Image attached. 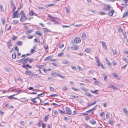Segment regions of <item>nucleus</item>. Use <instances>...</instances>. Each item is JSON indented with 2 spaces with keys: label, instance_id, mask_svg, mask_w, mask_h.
Listing matches in <instances>:
<instances>
[{
  "label": "nucleus",
  "instance_id": "de8ad7c7",
  "mask_svg": "<svg viewBox=\"0 0 128 128\" xmlns=\"http://www.w3.org/2000/svg\"><path fill=\"white\" fill-rule=\"evenodd\" d=\"M23 42L21 41L18 42V44L19 46L22 45Z\"/></svg>",
  "mask_w": 128,
  "mask_h": 128
},
{
  "label": "nucleus",
  "instance_id": "a18cd8bd",
  "mask_svg": "<svg viewBox=\"0 0 128 128\" xmlns=\"http://www.w3.org/2000/svg\"><path fill=\"white\" fill-rule=\"evenodd\" d=\"M118 32L119 33H121L123 31V30L121 28H119L118 29Z\"/></svg>",
  "mask_w": 128,
  "mask_h": 128
},
{
  "label": "nucleus",
  "instance_id": "39448f33",
  "mask_svg": "<svg viewBox=\"0 0 128 128\" xmlns=\"http://www.w3.org/2000/svg\"><path fill=\"white\" fill-rule=\"evenodd\" d=\"M27 19L26 17V16L25 14L22 15L20 18V20L21 22H23L25 20Z\"/></svg>",
  "mask_w": 128,
  "mask_h": 128
},
{
  "label": "nucleus",
  "instance_id": "bb28decb",
  "mask_svg": "<svg viewBox=\"0 0 128 128\" xmlns=\"http://www.w3.org/2000/svg\"><path fill=\"white\" fill-rule=\"evenodd\" d=\"M54 4H48L47 5H46V6H45L46 7H48L52 6H54Z\"/></svg>",
  "mask_w": 128,
  "mask_h": 128
},
{
  "label": "nucleus",
  "instance_id": "338daca9",
  "mask_svg": "<svg viewBox=\"0 0 128 128\" xmlns=\"http://www.w3.org/2000/svg\"><path fill=\"white\" fill-rule=\"evenodd\" d=\"M112 63L113 65L114 66L116 65L117 64L116 62L115 61H113Z\"/></svg>",
  "mask_w": 128,
  "mask_h": 128
},
{
  "label": "nucleus",
  "instance_id": "b1692460",
  "mask_svg": "<svg viewBox=\"0 0 128 128\" xmlns=\"http://www.w3.org/2000/svg\"><path fill=\"white\" fill-rule=\"evenodd\" d=\"M90 122L92 124H96V121L93 120H91L90 121Z\"/></svg>",
  "mask_w": 128,
  "mask_h": 128
},
{
  "label": "nucleus",
  "instance_id": "423d86ee",
  "mask_svg": "<svg viewBox=\"0 0 128 128\" xmlns=\"http://www.w3.org/2000/svg\"><path fill=\"white\" fill-rule=\"evenodd\" d=\"M79 48V46L75 44L72 45L71 47V49L73 50H78Z\"/></svg>",
  "mask_w": 128,
  "mask_h": 128
},
{
  "label": "nucleus",
  "instance_id": "c9c22d12",
  "mask_svg": "<svg viewBox=\"0 0 128 128\" xmlns=\"http://www.w3.org/2000/svg\"><path fill=\"white\" fill-rule=\"evenodd\" d=\"M36 99V98H33L31 99V101H32V102L34 103H36L37 102V101L36 100H35Z\"/></svg>",
  "mask_w": 128,
  "mask_h": 128
},
{
  "label": "nucleus",
  "instance_id": "49530a36",
  "mask_svg": "<svg viewBox=\"0 0 128 128\" xmlns=\"http://www.w3.org/2000/svg\"><path fill=\"white\" fill-rule=\"evenodd\" d=\"M112 88L114 90H118V88H116L115 86L114 85L112 86Z\"/></svg>",
  "mask_w": 128,
  "mask_h": 128
},
{
  "label": "nucleus",
  "instance_id": "ea45409f",
  "mask_svg": "<svg viewBox=\"0 0 128 128\" xmlns=\"http://www.w3.org/2000/svg\"><path fill=\"white\" fill-rule=\"evenodd\" d=\"M69 63V62L67 60L64 61L63 62V64H68Z\"/></svg>",
  "mask_w": 128,
  "mask_h": 128
},
{
  "label": "nucleus",
  "instance_id": "a878e982",
  "mask_svg": "<svg viewBox=\"0 0 128 128\" xmlns=\"http://www.w3.org/2000/svg\"><path fill=\"white\" fill-rule=\"evenodd\" d=\"M0 10L2 12H4V8L2 6L1 4L0 5Z\"/></svg>",
  "mask_w": 128,
  "mask_h": 128
},
{
  "label": "nucleus",
  "instance_id": "13d9d810",
  "mask_svg": "<svg viewBox=\"0 0 128 128\" xmlns=\"http://www.w3.org/2000/svg\"><path fill=\"white\" fill-rule=\"evenodd\" d=\"M64 44H61V46H59V48H62L63 47H64Z\"/></svg>",
  "mask_w": 128,
  "mask_h": 128
},
{
  "label": "nucleus",
  "instance_id": "4468645a",
  "mask_svg": "<svg viewBox=\"0 0 128 128\" xmlns=\"http://www.w3.org/2000/svg\"><path fill=\"white\" fill-rule=\"evenodd\" d=\"M29 13L30 15L31 16L34 15L35 16H36L37 15V14H36L32 10H31L30 11Z\"/></svg>",
  "mask_w": 128,
  "mask_h": 128
},
{
  "label": "nucleus",
  "instance_id": "2f4dec72",
  "mask_svg": "<svg viewBox=\"0 0 128 128\" xmlns=\"http://www.w3.org/2000/svg\"><path fill=\"white\" fill-rule=\"evenodd\" d=\"M12 58L13 59H15L16 58V54L15 53H14L12 55Z\"/></svg>",
  "mask_w": 128,
  "mask_h": 128
},
{
  "label": "nucleus",
  "instance_id": "cd10ccee",
  "mask_svg": "<svg viewBox=\"0 0 128 128\" xmlns=\"http://www.w3.org/2000/svg\"><path fill=\"white\" fill-rule=\"evenodd\" d=\"M128 15V12L126 11L124 13V14L123 16V18L125 17L126 16Z\"/></svg>",
  "mask_w": 128,
  "mask_h": 128
},
{
  "label": "nucleus",
  "instance_id": "c756f323",
  "mask_svg": "<svg viewBox=\"0 0 128 128\" xmlns=\"http://www.w3.org/2000/svg\"><path fill=\"white\" fill-rule=\"evenodd\" d=\"M45 65H40L38 66V67L39 69H43V68H43V67Z\"/></svg>",
  "mask_w": 128,
  "mask_h": 128
},
{
  "label": "nucleus",
  "instance_id": "f8f14e48",
  "mask_svg": "<svg viewBox=\"0 0 128 128\" xmlns=\"http://www.w3.org/2000/svg\"><path fill=\"white\" fill-rule=\"evenodd\" d=\"M1 20L2 22V24L3 25H4L5 24L6 22V20L5 19V17H3L1 18Z\"/></svg>",
  "mask_w": 128,
  "mask_h": 128
},
{
  "label": "nucleus",
  "instance_id": "052dcab7",
  "mask_svg": "<svg viewBox=\"0 0 128 128\" xmlns=\"http://www.w3.org/2000/svg\"><path fill=\"white\" fill-rule=\"evenodd\" d=\"M123 60L127 64H128V60L125 58H124L123 59Z\"/></svg>",
  "mask_w": 128,
  "mask_h": 128
},
{
  "label": "nucleus",
  "instance_id": "7c9ffc66",
  "mask_svg": "<svg viewBox=\"0 0 128 128\" xmlns=\"http://www.w3.org/2000/svg\"><path fill=\"white\" fill-rule=\"evenodd\" d=\"M35 34L38 35L40 36H42V34L40 32L38 31L36 32L35 33Z\"/></svg>",
  "mask_w": 128,
  "mask_h": 128
},
{
  "label": "nucleus",
  "instance_id": "4d7b16f0",
  "mask_svg": "<svg viewBox=\"0 0 128 128\" xmlns=\"http://www.w3.org/2000/svg\"><path fill=\"white\" fill-rule=\"evenodd\" d=\"M100 66H101V68H102L104 69H105V68H104V65L102 64L101 63H100Z\"/></svg>",
  "mask_w": 128,
  "mask_h": 128
},
{
  "label": "nucleus",
  "instance_id": "bf43d9fd",
  "mask_svg": "<svg viewBox=\"0 0 128 128\" xmlns=\"http://www.w3.org/2000/svg\"><path fill=\"white\" fill-rule=\"evenodd\" d=\"M78 68L79 70L80 71H82L83 70L82 68L80 66H79L78 67Z\"/></svg>",
  "mask_w": 128,
  "mask_h": 128
},
{
  "label": "nucleus",
  "instance_id": "f704fd0d",
  "mask_svg": "<svg viewBox=\"0 0 128 128\" xmlns=\"http://www.w3.org/2000/svg\"><path fill=\"white\" fill-rule=\"evenodd\" d=\"M82 38L85 39L86 38V35L85 33H83L82 34Z\"/></svg>",
  "mask_w": 128,
  "mask_h": 128
},
{
  "label": "nucleus",
  "instance_id": "0e129e2a",
  "mask_svg": "<svg viewBox=\"0 0 128 128\" xmlns=\"http://www.w3.org/2000/svg\"><path fill=\"white\" fill-rule=\"evenodd\" d=\"M72 68L74 70H75L76 69V68L74 66H72Z\"/></svg>",
  "mask_w": 128,
  "mask_h": 128
},
{
  "label": "nucleus",
  "instance_id": "9b49d317",
  "mask_svg": "<svg viewBox=\"0 0 128 128\" xmlns=\"http://www.w3.org/2000/svg\"><path fill=\"white\" fill-rule=\"evenodd\" d=\"M58 73L57 72H54L52 73L51 75L53 77L56 78L57 76H58Z\"/></svg>",
  "mask_w": 128,
  "mask_h": 128
},
{
  "label": "nucleus",
  "instance_id": "412c9836",
  "mask_svg": "<svg viewBox=\"0 0 128 128\" xmlns=\"http://www.w3.org/2000/svg\"><path fill=\"white\" fill-rule=\"evenodd\" d=\"M51 20L53 22H54L55 24H59L58 22L57 21L55 20L54 18H52V19Z\"/></svg>",
  "mask_w": 128,
  "mask_h": 128
},
{
  "label": "nucleus",
  "instance_id": "473e14b6",
  "mask_svg": "<svg viewBox=\"0 0 128 128\" xmlns=\"http://www.w3.org/2000/svg\"><path fill=\"white\" fill-rule=\"evenodd\" d=\"M85 51L89 53L90 52V49L89 48H87L86 49Z\"/></svg>",
  "mask_w": 128,
  "mask_h": 128
},
{
  "label": "nucleus",
  "instance_id": "58836bf2",
  "mask_svg": "<svg viewBox=\"0 0 128 128\" xmlns=\"http://www.w3.org/2000/svg\"><path fill=\"white\" fill-rule=\"evenodd\" d=\"M51 56H48L46 58L44 59V60L45 61H47L48 60H49L51 58Z\"/></svg>",
  "mask_w": 128,
  "mask_h": 128
},
{
  "label": "nucleus",
  "instance_id": "680f3d73",
  "mask_svg": "<svg viewBox=\"0 0 128 128\" xmlns=\"http://www.w3.org/2000/svg\"><path fill=\"white\" fill-rule=\"evenodd\" d=\"M125 6V5L124 4H122L121 5L120 7L122 8H124Z\"/></svg>",
  "mask_w": 128,
  "mask_h": 128
},
{
  "label": "nucleus",
  "instance_id": "79ce46f5",
  "mask_svg": "<svg viewBox=\"0 0 128 128\" xmlns=\"http://www.w3.org/2000/svg\"><path fill=\"white\" fill-rule=\"evenodd\" d=\"M72 88L74 91H79V90L78 89L76 88H74L72 87Z\"/></svg>",
  "mask_w": 128,
  "mask_h": 128
},
{
  "label": "nucleus",
  "instance_id": "774afa93",
  "mask_svg": "<svg viewBox=\"0 0 128 128\" xmlns=\"http://www.w3.org/2000/svg\"><path fill=\"white\" fill-rule=\"evenodd\" d=\"M104 114V112H102L100 114V116L101 117H102L103 115Z\"/></svg>",
  "mask_w": 128,
  "mask_h": 128
},
{
  "label": "nucleus",
  "instance_id": "69168bd1",
  "mask_svg": "<svg viewBox=\"0 0 128 128\" xmlns=\"http://www.w3.org/2000/svg\"><path fill=\"white\" fill-rule=\"evenodd\" d=\"M127 6H128V0H124Z\"/></svg>",
  "mask_w": 128,
  "mask_h": 128
},
{
  "label": "nucleus",
  "instance_id": "a211bd4d",
  "mask_svg": "<svg viewBox=\"0 0 128 128\" xmlns=\"http://www.w3.org/2000/svg\"><path fill=\"white\" fill-rule=\"evenodd\" d=\"M49 116V115L48 114L45 116V117L44 118V119L45 122H46L48 120Z\"/></svg>",
  "mask_w": 128,
  "mask_h": 128
},
{
  "label": "nucleus",
  "instance_id": "9d476101",
  "mask_svg": "<svg viewBox=\"0 0 128 128\" xmlns=\"http://www.w3.org/2000/svg\"><path fill=\"white\" fill-rule=\"evenodd\" d=\"M96 106H94V108H92L91 110H88L86 112H87L88 113H90L91 112H93V111L95 109V108H96Z\"/></svg>",
  "mask_w": 128,
  "mask_h": 128
},
{
  "label": "nucleus",
  "instance_id": "5701e85b",
  "mask_svg": "<svg viewBox=\"0 0 128 128\" xmlns=\"http://www.w3.org/2000/svg\"><path fill=\"white\" fill-rule=\"evenodd\" d=\"M5 70L7 72H10L11 71L10 69L9 68H4Z\"/></svg>",
  "mask_w": 128,
  "mask_h": 128
},
{
  "label": "nucleus",
  "instance_id": "6e6552de",
  "mask_svg": "<svg viewBox=\"0 0 128 128\" xmlns=\"http://www.w3.org/2000/svg\"><path fill=\"white\" fill-rule=\"evenodd\" d=\"M110 6H106L103 8V10L104 11H108V10H110Z\"/></svg>",
  "mask_w": 128,
  "mask_h": 128
},
{
  "label": "nucleus",
  "instance_id": "c85d7f7f",
  "mask_svg": "<svg viewBox=\"0 0 128 128\" xmlns=\"http://www.w3.org/2000/svg\"><path fill=\"white\" fill-rule=\"evenodd\" d=\"M50 30H49L47 28H45L44 30V32L46 33H47L48 32H50Z\"/></svg>",
  "mask_w": 128,
  "mask_h": 128
},
{
  "label": "nucleus",
  "instance_id": "20e7f679",
  "mask_svg": "<svg viewBox=\"0 0 128 128\" xmlns=\"http://www.w3.org/2000/svg\"><path fill=\"white\" fill-rule=\"evenodd\" d=\"M100 43L102 44L103 48L105 50H107V47L106 45L105 42H101Z\"/></svg>",
  "mask_w": 128,
  "mask_h": 128
},
{
  "label": "nucleus",
  "instance_id": "6ab92c4d",
  "mask_svg": "<svg viewBox=\"0 0 128 128\" xmlns=\"http://www.w3.org/2000/svg\"><path fill=\"white\" fill-rule=\"evenodd\" d=\"M102 76L104 78V80L106 82L107 81V78L108 76L105 74H102Z\"/></svg>",
  "mask_w": 128,
  "mask_h": 128
},
{
  "label": "nucleus",
  "instance_id": "c03bdc74",
  "mask_svg": "<svg viewBox=\"0 0 128 128\" xmlns=\"http://www.w3.org/2000/svg\"><path fill=\"white\" fill-rule=\"evenodd\" d=\"M16 50V46H15L14 48H12L10 50V52H12V51H14V50Z\"/></svg>",
  "mask_w": 128,
  "mask_h": 128
},
{
  "label": "nucleus",
  "instance_id": "2eb2a0df",
  "mask_svg": "<svg viewBox=\"0 0 128 128\" xmlns=\"http://www.w3.org/2000/svg\"><path fill=\"white\" fill-rule=\"evenodd\" d=\"M96 60V62L97 64V65L98 66H100V62L98 60V58L97 57H95Z\"/></svg>",
  "mask_w": 128,
  "mask_h": 128
},
{
  "label": "nucleus",
  "instance_id": "3c124183",
  "mask_svg": "<svg viewBox=\"0 0 128 128\" xmlns=\"http://www.w3.org/2000/svg\"><path fill=\"white\" fill-rule=\"evenodd\" d=\"M44 95V94L43 93L39 94L38 95V96H41L42 97H43Z\"/></svg>",
  "mask_w": 128,
  "mask_h": 128
},
{
  "label": "nucleus",
  "instance_id": "7ed1b4c3",
  "mask_svg": "<svg viewBox=\"0 0 128 128\" xmlns=\"http://www.w3.org/2000/svg\"><path fill=\"white\" fill-rule=\"evenodd\" d=\"M66 110L67 114L69 115H71L72 114L70 108L68 107L66 108Z\"/></svg>",
  "mask_w": 128,
  "mask_h": 128
},
{
  "label": "nucleus",
  "instance_id": "e2e57ef3",
  "mask_svg": "<svg viewBox=\"0 0 128 128\" xmlns=\"http://www.w3.org/2000/svg\"><path fill=\"white\" fill-rule=\"evenodd\" d=\"M117 79L120 80V78L117 75H115L114 76Z\"/></svg>",
  "mask_w": 128,
  "mask_h": 128
},
{
  "label": "nucleus",
  "instance_id": "1a4fd4ad",
  "mask_svg": "<svg viewBox=\"0 0 128 128\" xmlns=\"http://www.w3.org/2000/svg\"><path fill=\"white\" fill-rule=\"evenodd\" d=\"M30 58H27L26 59L24 60V58H23L22 59L20 60H18L20 61V62H23V60L24 62H28Z\"/></svg>",
  "mask_w": 128,
  "mask_h": 128
},
{
  "label": "nucleus",
  "instance_id": "603ef678",
  "mask_svg": "<svg viewBox=\"0 0 128 128\" xmlns=\"http://www.w3.org/2000/svg\"><path fill=\"white\" fill-rule=\"evenodd\" d=\"M68 90L66 87L65 86L63 87L62 88V90Z\"/></svg>",
  "mask_w": 128,
  "mask_h": 128
},
{
  "label": "nucleus",
  "instance_id": "864d4df0",
  "mask_svg": "<svg viewBox=\"0 0 128 128\" xmlns=\"http://www.w3.org/2000/svg\"><path fill=\"white\" fill-rule=\"evenodd\" d=\"M66 13L67 14L69 13L70 12V10L68 8H66Z\"/></svg>",
  "mask_w": 128,
  "mask_h": 128
},
{
  "label": "nucleus",
  "instance_id": "ddd939ff",
  "mask_svg": "<svg viewBox=\"0 0 128 128\" xmlns=\"http://www.w3.org/2000/svg\"><path fill=\"white\" fill-rule=\"evenodd\" d=\"M114 12V10H112L109 12L108 14L110 16H111L113 15Z\"/></svg>",
  "mask_w": 128,
  "mask_h": 128
},
{
  "label": "nucleus",
  "instance_id": "aec40b11",
  "mask_svg": "<svg viewBox=\"0 0 128 128\" xmlns=\"http://www.w3.org/2000/svg\"><path fill=\"white\" fill-rule=\"evenodd\" d=\"M14 94H13L12 95L8 96L7 97L9 98L10 99H16V97H13V96H14Z\"/></svg>",
  "mask_w": 128,
  "mask_h": 128
},
{
  "label": "nucleus",
  "instance_id": "a19ab883",
  "mask_svg": "<svg viewBox=\"0 0 128 128\" xmlns=\"http://www.w3.org/2000/svg\"><path fill=\"white\" fill-rule=\"evenodd\" d=\"M63 55H64L63 53L62 52V53H59L58 54V56L60 57V56H63Z\"/></svg>",
  "mask_w": 128,
  "mask_h": 128
},
{
  "label": "nucleus",
  "instance_id": "f3484780",
  "mask_svg": "<svg viewBox=\"0 0 128 128\" xmlns=\"http://www.w3.org/2000/svg\"><path fill=\"white\" fill-rule=\"evenodd\" d=\"M7 46L8 48H10L12 46V44L11 43V40H10L9 41L7 42Z\"/></svg>",
  "mask_w": 128,
  "mask_h": 128
},
{
  "label": "nucleus",
  "instance_id": "72a5a7b5",
  "mask_svg": "<svg viewBox=\"0 0 128 128\" xmlns=\"http://www.w3.org/2000/svg\"><path fill=\"white\" fill-rule=\"evenodd\" d=\"M12 38L13 41H15L16 39V36H15L13 35L12 37Z\"/></svg>",
  "mask_w": 128,
  "mask_h": 128
},
{
  "label": "nucleus",
  "instance_id": "f03ea898",
  "mask_svg": "<svg viewBox=\"0 0 128 128\" xmlns=\"http://www.w3.org/2000/svg\"><path fill=\"white\" fill-rule=\"evenodd\" d=\"M25 74L28 75H31L33 76L34 74V73L31 71H26L25 72Z\"/></svg>",
  "mask_w": 128,
  "mask_h": 128
},
{
  "label": "nucleus",
  "instance_id": "393cba45",
  "mask_svg": "<svg viewBox=\"0 0 128 128\" xmlns=\"http://www.w3.org/2000/svg\"><path fill=\"white\" fill-rule=\"evenodd\" d=\"M123 111L128 116V111L127 110L126 108H125L124 109Z\"/></svg>",
  "mask_w": 128,
  "mask_h": 128
},
{
  "label": "nucleus",
  "instance_id": "dca6fc26",
  "mask_svg": "<svg viewBox=\"0 0 128 128\" xmlns=\"http://www.w3.org/2000/svg\"><path fill=\"white\" fill-rule=\"evenodd\" d=\"M106 62L108 66H110L111 63L109 62L108 59L107 58H105Z\"/></svg>",
  "mask_w": 128,
  "mask_h": 128
},
{
  "label": "nucleus",
  "instance_id": "8fccbe9b",
  "mask_svg": "<svg viewBox=\"0 0 128 128\" xmlns=\"http://www.w3.org/2000/svg\"><path fill=\"white\" fill-rule=\"evenodd\" d=\"M43 70L44 72L45 73H46L48 71V70L44 68H43Z\"/></svg>",
  "mask_w": 128,
  "mask_h": 128
},
{
  "label": "nucleus",
  "instance_id": "09e8293b",
  "mask_svg": "<svg viewBox=\"0 0 128 128\" xmlns=\"http://www.w3.org/2000/svg\"><path fill=\"white\" fill-rule=\"evenodd\" d=\"M98 90H95L94 91H91V92L92 93H93L98 94Z\"/></svg>",
  "mask_w": 128,
  "mask_h": 128
},
{
  "label": "nucleus",
  "instance_id": "e433bc0d",
  "mask_svg": "<svg viewBox=\"0 0 128 128\" xmlns=\"http://www.w3.org/2000/svg\"><path fill=\"white\" fill-rule=\"evenodd\" d=\"M58 76L62 78H64L65 77L62 74H58Z\"/></svg>",
  "mask_w": 128,
  "mask_h": 128
},
{
  "label": "nucleus",
  "instance_id": "5fc2aeb1",
  "mask_svg": "<svg viewBox=\"0 0 128 128\" xmlns=\"http://www.w3.org/2000/svg\"><path fill=\"white\" fill-rule=\"evenodd\" d=\"M86 96L89 97H90L91 96V94L90 93L88 92L86 93Z\"/></svg>",
  "mask_w": 128,
  "mask_h": 128
},
{
  "label": "nucleus",
  "instance_id": "0eeeda50",
  "mask_svg": "<svg viewBox=\"0 0 128 128\" xmlns=\"http://www.w3.org/2000/svg\"><path fill=\"white\" fill-rule=\"evenodd\" d=\"M74 42L76 43H78L80 42L81 40L80 38L76 37L74 39Z\"/></svg>",
  "mask_w": 128,
  "mask_h": 128
},
{
  "label": "nucleus",
  "instance_id": "37998d69",
  "mask_svg": "<svg viewBox=\"0 0 128 128\" xmlns=\"http://www.w3.org/2000/svg\"><path fill=\"white\" fill-rule=\"evenodd\" d=\"M114 123V121L111 120H110L109 122V123L112 125Z\"/></svg>",
  "mask_w": 128,
  "mask_h": 128
},
{
  "label": "nucleus",
  "instance_id": "4c0bfd02",
  "mask_svg": "<svg viewBox=\"0 0 128 128\" xmlns=\"http://www.w3.org/2000/svg\"><path fill=\"white\" fill-rule=\"evenodd\" d=\"M16 52H17V54L18 56H20L21 55V54L19 53V50L18 49L17 47H16Z\"/></svg>",
  "mask_w": 128,
  "mask_h": 128
},
{
  "label": "nucleus",
  "instance_id": "f257e3e1",
  "mask_svg": "<svg viewBox=\"0 0 128 128\" xmlns=\"http://www.w3.org/2000/svg\"><path fill=\"white\" fill-rule=\"evenodd\" d=\"M10 4L11 8L12 10V12L14 13L12 15V18H16V12H14L16 9L15 5L13 2L12 0L10 1Z\"/></svg>",
  "mask_w": 128,
  "mask_h": 128
},
{
  "label": "nucleus",
  "instance_id": "4be33fe9",
  "mask_svg": "<svg viewBox=\"0 0 128 128\" xmlns=\"http://www.w3.org/2000/svg\"><path fill=\"white\" fill-rule=\"evenodd\" d=\"M33 30H28L26 32H25V34H29L31 33L32 32H33Z\"/></svg>",
  "mask_w": 128,
  "mask_h": 128
},
{
  "label": "nucleus",
  "instance_id": "6e6d98bb",
  "mask_svg": "<svg viewBox=\"0 0 128 128\" xmlns=\"http://www.w3.org/2000/svg\"><path fill=\"white\" fill-rule=\"evenodd\" d=\"M106 13L104 12H102L99 13V14L101 15H105L106 14Z\"/></svg>",
  "mask_w": 128,
  "mask_h": 128
}]
</instances>
